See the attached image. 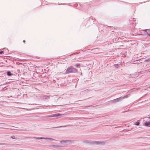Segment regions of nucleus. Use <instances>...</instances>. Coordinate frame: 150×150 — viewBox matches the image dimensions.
<instances>
[{"mask_svg": "<svg viewBox=\"0 0 150 150\" xmlns=\"http://www.w3.org/2000/svg\"><path fill=\"white\" fill-rule=\"evenodd\" d=\"M86 143L89 144H92L97 145L100 146H102L105 144V142L104 141H86L84 142Z\"/></svg>", "mask_w": 150, "mask_h": 150, "instance_id": "f257e3e1", "label": "nucleus"}, {"mask_svg": "<svg viewBox=\"0 0 150 150\" xmlns=\"http://www.w3.org/2000/svg\"><path fill=\"white\" fill-rule=\"evenodd\" d=\"M77 70L76 69L71 66L67 69L66 73L67 74H69L71 73H76L77 72Z\"/></svg>", "mask_w": 150, "mask_h": 150, "instance_id": "f03ea898", "label": "nucleus"}, {"mask_svg": "<svg viewBox=\"0 0 150 150\" xmlns=\"http://www.w3.org/2000/svg\"><path fill=\"white\" fill-rule=\"evenodd\" d=\"M61 115L59 113L54 114L52 115H51L47 116L48 117H58L60 116Z\"/></svg>", "mask_w": 150, "mask_h": 150, "instance_id": "7ed1b4c3", "label": "nucleus"}, {"mask_svg": "<svg viewBox=\"0 0 150 150\" xmlns=\"http://www.w3.org/2000/svg\"><path fill=\"white\" fill-rule=\"evenodd\" d=\"M144 125L146 126L150 127V120L148 122H145Z\"/></svg>", "mask_w": 150, "mask_h": 150, "instance_id": "20e7f679", "label": "nucleus"}, {"mask_svg": "<svg viewBox=\"0 0 150 150\" xmlns=\"http://www.w3.org/2000/svg\"><path fill=\"white\" fill-rule=\"evenodd\" d=\"M109 103H115L117 102V101L116 100V99H114L113 100H111L109 101Z\"/></svg>", "mask_w": 150, "mask_h": 150, "instance_id": "39448f33", "label": "nucleus"}, {"mask_svg": "<svg viewBox=\"0 0 150 150\" xmlns=\"http://www.w3.org/2000/svg\"><path fill=\"white\" fill-rule=\"evenodd\" d=\"M50 96H42V98L43 99H47L50 97Z\"/></svg>", "mask_w": 150, "mask_h": 150, "instance_id": "423d86ee", "label": "nucleus"}, {"mask_svg": "<svg viewBox=\"0 0 150 150\" xmlns=\"http://www.w3.org/2000/svg\"><path fill=\"white\" fill-rule=\"evenodd\" d=\"M33 138H35L38 139H45V138H44L43 137H33Z\"/></svg>", "mask_w": 150, "mask_h": 150, "instance_id": "0eeeda50", "label": "nucleus"}, {"mask_svg": "<svg viewBox=\"0 0 150 150\" xmlns=\"http://www.w3.org/2000/svg\"><path fill=\"white\" fill-rule=\"evenodd\" d=\"M7 75L9 76H11L13 75V74L11 73L10 71H8L7 72Z\"/></svg>", "mask_w": 150, "mask_h": 150, "instance_id": "6e6552de", "label": "nucleus"}, {"mask_svg": "<svg viewBox=\"0 0 150 150\" xmlns=\"http://www.w3.org/2000/svg\"><path fill=\"white\" fill-rule=\"evenodd\" d=\"M123 98L122 97H120V98L116 99L117 101V102H118L120 101L121 100L123 99Z\"/></svg>", "mask_w": 150, "mask_h": 150, "instance_id": "1a4fd4ad", "label": "nucleus"}, {"mask_svg": "<svg viewBox=\"0 0 150 150\" xmlns=\"http://www.w3.org/2000/svg\"><path fill=\"white\" fill-rule=\"evenodd\" d=\"M50 147H52L55 148H58L59 147V146L57 145H51L49 146Z\"/></svg>", "mask_w": 150, "mask_h": 150, "instance_id": "9d476101", "label": "nucleus"}, {"mask_svg": "<svg viewBox=\"0 0 150 150\" xmlns=\"http://www.w3.org/2000/svg\"><path fill=\"white\" fill-rule=\"evenodd\" d=\"M2 50H3L4 51L6 52V53H8L9 51L8 49L6 48H4Z\"/></svg>", "mask_w": 150, "mask_h": 150, "instance_id": "9b49d317", "label": "nucleus"}, {"mask_svg": "<svg viewBox=\"0 0 150 150\" xmlns=\"http://www.w3.org/2000/svg\"><path fill=\"white\" fill-rule=\"evenodd\" d=\"M147 31V33L148 35H150V29H146L145 30V31Z\"/></svg>", "mask_w": 150, "mask_h": 150, "instance_id": "f8f14e48", "label": "nucleus"}, {"mask_svg": "<svg viewBox=\"0 0 150 150\" xmlns=\"http://www.w3.org/2000/svg\"><path fill=\"white\" fill-rule=\"evenodd\" d=\"M45 139H48L49 140H51V141H52V140L55 141V139H53L52 138H51L46 137V138H45Z\"/></svg>", "mask_w": 150, "mask_h": 150, "instance_id": "ddd939ff", "label": "nucleus"}, {"mask_svg": "<svg viewBox=\"0 0 150 150\" xmlns=\"http://www.w3.org/2000/svg\"><path fill=\"white\" fill-rule=\"evenodd\" d=\"M120 65V64H115L113 65V67H115L116 68H118V66H119Z\"/></svg>", "mask_w": 150, "mask_h": 150, "instance_id": "4468645a", "label": "nucleus"}, {"mask_svg": "<svg viewBox=\"0 0 150 150\" xmlns=\"http://www.w3.org/2000/svg\"><path fill=\"white\" fill-rule=\"evenodd\" d=\"M68 140H62V141H61L60 142L61 143H66V142H68Z\"/></svg>", "mask_w": 150, "mask_h": 150, "instance_id": "2eb2a0df", "label": "nucleus"}, {"mask_svg": "<svg viewBox=\"0 0 150 150\" xmlns=\"http://www.w3.org/2000/svg\"><path fill=\"white\" fill-rule=\"evenodd\" d=\"M136 125H139V123L138 122H136L135 124Z\"/></svg>", "mask_w": 150, "mask_h": 150, "instance_id": "dca6fc26", "label": "nucleus"}, {"mask_svg": "<svg viewBox=\"0 0 150 150\" xmlns=\"http://www.w3.org/2000/svg\"><path fill=\"white\" fill-rule=\"evenodd\" d=\"M11 138L12 139H16L15 136H14V135H13V136H11Z\"/></svg>", "mask_w": 150, "mask_h": 150, "instance_id": "f3484780", "label": "nucleus"}, {"mask_svg": "<svg viewBox=\"0 0 150 150\" xmlns=\"http://www.w3.org/2000/svg\"><path fill=\"white\" fill-rule=\"evenodd\" d=\"M68 126L67 125H65V126H64L57 127H53V128H57V127H66V126Z\"/></svg>", "mask_w": 150, "mask_h": 150, "instance_id": "a211bd4d", "label": "nucleus"}, {"mask_svg": "<svg viewBox=\"0 0 150 150\" xmlns=\"http://www.w3.org/2000/svg\"><path fill=\"white\" fill-rule=\"evenodd\" d=\"M4 52L3 51H1L0 52V54H2Z\"/></svg>", "mask_w": 150, "mask_h": 150, "instance_id": "6ab92c4d", "label": "nucleus"}, {"mask_svg": "<svg viewBox=\"0 0 150 150\" xmlns=\"http://www.w3.org/2000/svg\"><path fill=\"white\" fill-rule=\"evenodd\" d=\"M150 59H145V61H148V60H149Z\"/></svg>", "mask_w": 150, "mask_h": 150, "instance_id": "aec40b11", "label": "nucleus"}, {"mask_svg": "<svg viewBox=\"0 0 150 150\" xmlns=\"http://www.w3.org/2000/svg\"><path fill=\"white\" fill-rule=\"evenodd\" d=\"M3 145H7V144H2Z\"/></svg>", "mask_w": 150, "mask_h": 150, "instance_id": "412c9836", "label": "nucleus"}, {"mask_svg": "<svg viewBox=\"0 0 150 150\" xmlns=\"http://www.w3.org/2000/svg\"><path fill=\"white\" fill-rule=\"evenodd\" d=\"M25 42V40H23V42Z\"/></svg>", "mask_w": 150, "mask_h": 150, "instance_id": "4be33fe9", "label": "nucleus"}, {"mask_svg": "<svg viewBox=\"0 0 150 150\" xmlns=\"http://www.w3.org/2000/svg\"><path fill=\"white\" fill-rule=\"evenodd\" d=\"M150 119V116L148 117Z\"/></svg>", "mask_w": 150, "mask_h": 150, "instance_id": "5701e85b", "label": "nucleus"}, {"mask_svg": "<svg viewBox=\"0 0 150 150\" xmlns=\"http://www.w3.org/2000/svg\"><path fill=\"white\" fill-rule=\"evenodd\" d=\"M147 47V45H146V46H145V47Z\"/></svg>", "mask_w": 150, "mask_h": 150, "instance_id": "b1692460", "label": "nucleus"}]
</instances>
